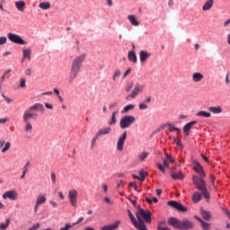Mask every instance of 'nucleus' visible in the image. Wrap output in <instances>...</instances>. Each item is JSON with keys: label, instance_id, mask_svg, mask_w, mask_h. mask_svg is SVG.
Returning <instances> with one entry per match:
<instances>
[{"label": "nucleus", "instance_id": "09e8293b", "mask_svg": "<svg viewBox=\"0 0 230 230\" xmlns=\"http://www.w3.org/2000/svg\"><path fill=\"white\" fill-rule=\"evenodd\" d=\"M138 108L140 111H146V109H148V105H146V103H145V102H141L138 105Z\"/></svg>", "mask_w": 230, "mask_h": 230}, {"label": "nucleus", "instance_id": "a18cd8bd", "mask_svg": "<svg viewBox=\"0 0 230 230\" xmlns=\"http://www.w3.org/2000/svg\"><path fill=\"white\" fill-rule=\"evenodd\" d=\"M149 155L148 152H143L138 155V159H140L141 161H145V159H146Z\"/></svg>", "mask_w": 230, "mask_h": 230}, {"label": "nucleus", "instance_id": "39448f33", "mask_svg": "<svg viewBox=\"0 0 230 230\" xmlns=\"http://www.w3.org/2000/svg\"><path fill=\"white\" fill-rule=\"evenodd\" d=\"M136 122V117L132 115H127L120 119L119 127L122 129L129 128V127Z\"/></svg>", "mask_w": 230, "mask_h": 230}, {"label": "nucleus", "instance_id": "de8ad7c7", "mask_svg": "<svg viewBox=\"0 0 230 230\" xmlns=\"http://www.w3.org/2000/svg\"><path fill=\"white\" fill-rule=\"evenodd\" d=\"M127 182H125L123 180H120L119 182L117 181V190H119V188H123Z\"/></svg>", "mask_w": 230, "mask_h": 230}, {"label": "nucleus", "instance_id": "cd10ccee", "mask_svg": "<svg viewBox=\"0 0 230 230\" xmlns=\"http://www.w3.org/2000/svg\"><path fill=\"white\" fill-rule=\"evenodd\" d=\"M209 112H212V114H222V107L216 106V107H208Z\"/></svg>", "mask_w": 230, "mask_h": 230}, {"label": "nucleus", "instance_id": "338daca9", "mask_svg": "<svg viewBox=\"0 0 230 230\" xmlns=\"http://www.w3.org/2000/svg\"><path fill=\"white\" fill-rule=\"evenodd\" d=\"M164 166L165 168H170V163L167 161L166 158L164 160Z\"/></svg>", "mask_w": 230, "mask_h": 230}, {"label": "nucleus", "instance_id": "3c124183", "mask_svg": "<svg viewBox=\"0 0 230 230\" xmlns=\"http://www.w3.org/2000/svg\"><path fill=\"white\" fill-rule=\"evenodd\" d=\"M174 143L177 145V146L182 148V142L179 139V137H174Z\"/></svg>", "mask_w": 230, "mask_h": 230}, {"label": "nucleus", "instance_id": "b1692460", "mask_svg": "<svg viewBox=\"0 0 230 230\" xmlns=\"http://www.w3.org/2000/svg\"><path fill=\"white\" fill-rule=\"evenodd\" d=\"M111 132H112V128H111L110 127H107V128L100 129L96 134L100 137V136H107Z\"/></svg>", "mask_w": 230, "mask_h": 230}, {"label": "nucleus", "instance_id": "c9c22d12", "mask_svg": "<svg viewBox=\"0 0 230 230\" xmlns=\"http://www.w3.org/2000/svg\"><path fill=\"white\" fill-rule=\"evenodd\" d=\"M116 114H118V112L116 111L112 112L111 118L109 120V125H116V122H117Z\"/></svg>", "mask_w": 230, "mask_h": 230}, {"label": "nucleus", "instance_id": "f257e3e1", "mask_svg": "<svg viewBox=\"0 0 230 230\" xmlns=\"http://www.w3.org/2000/svg\"><path fill=\"white\" fill-rule=\"evenodd\" d=\"M85 58H87V53L83 52L79 56H75L72 61L70 73L68 77L69 84H73L76 79V76L82 71V66H84V62H85Z\"/></svg>", "mask_w": 230, "mask_h": 230}, {"label": "nucleus", "instance_id": "bb28decb", "mask_svg": "<svg viewBox=\"0 0 230 230\" xmlns=\"http://www.w3.org/2000/svg\"><path fill=\"white\" fill-rule=\"evenodd\" d=\"M171 177L173 181H182L184 174L182 172H172L171 173Z\"/></svg>", "mask_w": 230, "mask_h": 230}, {"label": "nucleus", "instance_id": "393cba45", "mask_svg": "<svg viewBox=\"0 0 230 230\" xmlns=\"http://www.w3.org/2000/svg\"><path fill=\"white\" fill-rule=\"evenodd\" d=\"M150 53H148L147 51L141 50L139 53L140 62H146L147 58H150Z\"/></svg>", "mask_w": 230, "mask_h": 230}, {"label": "nucleus", "instance_id": "4468645a", "mask_svg": "<svg viewBox=\"0 0 230 230\" xmlns=\"http://www.w3.org/2000/svg\"><path fill=\"white\" fill-rule=\"evenodd\" d=\"M119 226H121V221L117 220L111 225H107L101 227V230H116V229H119Z\"/></svg>", "mask_w": 230, "mask_h": 230}, {"label": "nucleus", "instance_id": "6e6d98bb", "mask_svg": "<svg viewBox=\"0 0 230 230\" xmlns=\"http://www.w3.org/2000/svg\"><path fill=\"white\" fill-rule=\"evenodd\" d=\"M26 173H28V168L23 167L22 168V174L21 175V179H24V177H26Z\"/></svg>", "mask_w": 230, "mask_h": 230}, {"label": "nucleus", "instance_id": "680f3d73", "mask_svg": "<svg viewBox=\"0 0 230 230\" xmlns=\"http://www.w3.org/2000/svg\"><path fill=\"white\" fill-rule=\"evenodd\" d=\"M84 220V217H81L78 218V220L75 223H72V226H78V224H82V221Z\"/></svg>", "mask_w": 230, "mask_h": 230}, {"label": "nucleus", "instance_id": "dca6fc26", "mask_svg": "<svg viewBox=\"0 0 230 230\" xmlns=\"http://www.w3.org/2000/svg\"><path fill=\"white\" fill-rule=\"evenodd\" d=\"M195 219L198 220V222H199L200 226L203 230H209L211 228V224L206 223L204 220H202V218L195 216Z\"/></svg>", "mask_w": 230, "mask_h": 230}, {"label": "nucleus", "instance_id": "8fccbe9b", "mask_svg": "<svg viewBox=\"0 0 230 230\" xmlns=\"http://www.w3.org/2000/svg\"><path fill=\"white\" fill-rule=\"evenodd\" d=\"M157 168L162 172V173H166V169H164L165 167L162 164H157Z\"/></svg>", "mask_w": 230, "mask_h": 230}, {"label": "nucleus", "instance_id": "ddd939ff", "mask_svg": "<svg viewBox=\"0 0 230 230\" xmlns=\"http://www.w3.org/2000/svg\"><path fill=\"white\" fill-rule=\"evenodd\" d=\"M17 197L19 194L15 190H7L3 194V199H9V200H17Z\"/></svg>", "mask_w": 230, "mask_h": 230}, {"label": "nucleus", "instance_id": "f704fd0d", "mask_svg": "<svg viewBox=\"0 0 230 230\" xmlns=\"http://www.w3.org/2000/svg\"><path fill=\"white\" fill-rule=\"evenodd\" d=\"M169 132L176 131L178 134H181V128H176L175 126L172 124H167Z\"/></svg>", "mask_w": 230, "mask_h": 230}, {"label": "nucleus", "instance_id": "37998d69", "mask_svg": "<svg viewBox=\"0 0 230 230\" xmlns=\"http://www.w3.org/2000/svg\"><path fill=\"white\" fill-rule=\"evenodd\" d=\"M200 191H201V193H202V195H203V197H204L205 199H209L211 198V196L209 195V192L208 191V189H207V188L203 189V190H200Z\"/></svg>", "mask_w": 230, "mask_h": 230}, {"label": "nucleus", "instance_id": "c756f323", "mask_svg": "<svg viewBox=\"0 0 230 230\" xmlns=\"http://www.w3.org/2000/svg\"><path fill=\"white\" fill-rule=\"evenodd\" d=\"M157 230H172L166 226V221H160L157 226Z\"/></svg>", "mask_w": 230, "mask_h": 230}, {"label": "nucleus", "instance_id": "6ab92c4d", "mask_svg": "<svg viewBox=\"0 0 230 230\" xmlns=\"http://www.w3.org/2000/svg\"><path fill=\"white\" fill-rule=\"evenodd\" d=\"M29 109H31V111L32 112H33V111H38L40 112H44V104L35 103V104L31 105V107H29Z\"/></svg>", "mask_w": 230, "mask_h": 230}, {"label": "nucleus", "instance_id": "f8f14e48", "mask_svg": "<svg viewBox=\"0 0 230 230\" xmlns=\"http://www.w3.org/2000/svg\"><path fill=\"white\" fill-rule=\"evenodd\" d=\"M127 140V131L119 137L117 142V150L118 152H123V146H125V141Z\"/></svg>", "mask_w": 230, "mask_h": 230}, {"label": "nucleus", "instance_id": "774afa93", "mask_svg": "<svg viewBox=\"0 0 230 230\" xmlns=\"http://www.w3.org/2000/svg\"><path fill=\"white\" fill-rule=\"evenodd\" d=\"M46 109L53 110V104H49L48 102H45Z\"/></svg>", "mask_w": 230, "mask_h": 230}, {"label": "nucleus", "instance_id": "7ed1b4c3", "mask_svg": "<svg viewBox=\"0 0 230 230\" xmlns=\"http://www.w3.org/2000/svg\"><path fill=\"white\" fill-rule=\"evenodd\" d=\"M128 217L133 224V226L137 230H144L146 227V225H145V221L139 217L138 212H137V218L138 220H136V217H134V214L130 210H128Z\"/></svg>", "mask_w": 230, "mask_h": 230}, {"label": "nucleus", "instance_id": "20e7f679", "mask_svg": "<svg viewBox=\"0 0 230 230\" xmlns=\"http://www.w3.org/2000/svg\"><path fill=\"white\" fill-rule=\"evenodd\" d=\"M145 89V84H141L139 83L135 84V86L131 92L127 97V102H130V100H136L141 93H143V90Z\"/></svg>", "mask_w": 230, "mask_h": 230}, {"label": "nucleus", "instance_id": "2eb2a0df", "mask_svg": "<svg viewBox=\"0 0 230 230\" xmlns=\"http://www.w3.org/2000/svg\"><path fill=\"white\" fill-rule=\"evenodd\" d=\"M194 125H197L196 120H192L190 122H188L184 127H183V134L184 136L188 137L190 136V131L191 128H193Z\"/></svg>", "mask_w": 230, "mask_h": 230}, {"label": "nucleus", "instance_id": "864d4df0", "mask_svg": "<svg viewBox=\"0 0 230 230\" xmlns=\"http://www.w3.org/2000/svg\"><path fill=\"white\" fill-rule=\"evenodd\" d=\"M50 177H51L52 184H56L57 183V175L55 174V172H51Z\"/></svg>", "mask_w": 230, "mask_h": 230}, {"label": "nucleus", "instance_id": "5701e85b", "mask_svg": "<svg viewBox=\"0 0 230 230\" xmlns=\"http://www.w3.org/2000/svg\"><path fill=\"white\" fill-rule=\"evenodd\" d=\"M22 55H23V57H22V61L26 60V58H27V60H31V49H22Z\"/></svg>", "mask_w": 230, "mask_h": 230}, {"label": "nucleus", "instance_id": "473e14b6", "mask_svg": "<svg viewBox=\"0 0 230 230\" xmlns=\"http://www.w3.org/2000/svg\"><path fill=\"white\" fill-rule=\"evenodd\" d=\"M196 116H198L199 118H211V113L200 111L199 112L196 113Z\"/></svg>", "mask_w": 230, "mask_h": 230}, {"label": "nucleus", "instance_id": "c03bdc74", "mask_svg": "<svg viewBox=\"0 0 230 230\" xmlns=\"http://www.w3.org/2000/svg\"><path fill=\"white\" fill-rule=\"evenodd\" d=\"M73 227H75V225L71 223H66L65 224L64 227H61L59 230H69V229H73Z\"/></svg>", "mask_w": 230, "mask_h": 230}, {"label": "nucleus", "instance_id": "412c9836", "mask_svg": "<svg viewBox=\"0 0 230 230\" xmlns=\"http://www.w3.org/2000/svg\"><path fill=\"white\" fill-rule=\"evenodd\" d=\"M128 21H129L132 26H139V21H137V18L134 14H128Z\"/></svg>", "mask_w": 230, "mask_h": 230}, {"label": "nucleus", "instance_id": "603ef678", "mask_svg": "<svg viewBox=\"0 0 230 230\" xmlns=\"http://www.w3.org/2000/svg\"><path fill=\"white\" fill-rule=\"evenodd\" d=\"M178 203L179 202L173 201V200H170V201L167 202L168 206H171V208H176Z\"/></svg>", "mask_w": 230, "mask_h": 230}, {"label": "nucleus", "instance_id": "a878e982", "mask_svg": "<svg viewBox=\"0 0 230 230\" xmlns=\"http://www.w3.org/2000/svg\"><path fill=\"white\" fill-rule=\"evenodd\" d=\"M200 215L204 220H207V222L211 220V212L200 209Z\"/></svg>", "mask_w": 230, "mask_h": 230}, {"label": "nucleus", "instance_id": "79ce46f5", "mask_svg": "<svg viewBox=\"0 0 230 230\" xmlns=\"http://www.w3.org/2000/svg\"><path fill=\"white\" fill-rule=\"evenodd\" d=\"M98 137H100V136H98V134L96 133L95 136L93 137L92 142H91L92 150L94 148V146L96 145V141H98Z\"/></svg>", "mask_w": 230, "mask_h": 230}, {"label": "nucleus", "instance_id": "13d9d810", "mask_svg": "<svg viewBox=\"0 0 230 230\" xmlns=\"http://www.w3.org/2000/svg\"><path fill=\"white\" fill-rule=\"evenodd\" d=\"M20 87H22V88L26 87V80L24 78H22L20 80Z\"/></svg>", "mask_w": 230, "mask_h": 230}, {"label": "nucleus", "instance_id": "9b49d317", "mask_svg": "<svg viewBox=\"0 0 230 230\" xmlns=\"http://www.w3.org/2000/svg\"><path fill=\"white\" fill-rule=\"evenodd\" d=\"M192 164L194 171L199 173V177H206V172H204V168H202V165H200L199 161L193 160Z\"/></svg>", "mask_w": 230, "mask_h": 230}, {"label": "nucleus", "instance_id": "e433bc0d", "mask_svg": "<svg viewBox=\"0 0 230 230\" xmlns=\"http://www.w3.org/2000/svg\"><path fill=\"white\" fill-rule=\"evenodd\" d=\"M174 209H177L178 211H181V213H185V211H188V208H184V206H182L179 202H178V204H176V207L174 208Z\"/></svg>", "mask_w": 230, "mask_h": 230}, {"label": "nucleus", "instance_id": "4be33fe9", "mask_svg": "<svg viewBox=\"0 0 230 230\" xmlns=\"http://www.w3.org/2000/svg\"><path fill=\"white\" fill-rule=\"evenodd\" d=\"M15 7L19 12H24V9L26 8V2L25 1H16L14 3Z\"/></svg>", "mask_w": 230, "mask_h": 230}, {"label": "nucleus", "instance_id": "7c9ffc66", "mask_svg": "<svg viewBox=\"0 0 230 230\" xmlns=\"http://www.w3.org/2000/svg\"><path fill=\"white\" fill-rule=\"evenodd\" d=\"M39 7L41 10H49V8H51V4L49 2H41L40 3Z\"/></svg>", "mask_w": 230, "mask_h": 230}, {"label": "nucleus", "instance_id": "c85d7f7f", "mask_svg": "<svg viewBox=\"0 0 230 230\" xmlns=\"http://www.w3.org/2000/svg\"><path fill=\"white\" fill-rule=\"evenodd\" d=\"M199 200H202V194L194 192L192 195V202H194V204H199Z\"/></svg>", "mask_w": 230, "mask_h": 230}, {"label": "nucleus", "instance_id": "58836bf2", "mask_svg": "<svg viewBox=\"0 0 230 230\" xmlns=\"http://www.w3.org/2000/svg\"><path fill=\"white\" fill-rule=\"evenodd\" d=\"M146 175H148V173L146 172L140 171L139 172V176H138L139 177L138 181H145L146 179Z\"/></svg>", "mask_w": 230, "mask_h": 230}, {"label": "nucleus", "instance_id": "a19ab883", "mask_svg": "<svg viewBox=\"0 0 230 230\" xmlns=\"http://www.w3.org/2000/svg\"><path fill=\"white\" fill-rule=\"evenodd\" d=\"M8 226H10V219H6L4 223L0 224V229L5 230L8 228Z\"/></svg>", "mask_w": 230, "mask_h": 230}, {"label": "nucleus", "instance_id": "9d476101", "mask_svg": "<svg viewBox=\"0 0 230 230\" xmlns=\"http://www.w3.org/2000/svg\"><path fill=\"white\" fill-rule=\"evenodd\" d=\"M39 114L33 112L30 108H28L23 113V122H28L30 119H38Z\"/></svg>", "mask_w": 230, "mask_h": 230}, {"label": "nucleus", "instance_id": "4d7b16f0", "mask_svg": "<svg viewBox=\"0 0 230 230\" xmlns=\"http://www.w3.org/2000/svg\"><path fill=\"white\" fill-rule=\"evenodd\" d=\"M6 40H7L6 37L4 36L0 37V46H3V44H6Z\"/></svg>", "mask_w": 230, "mask_h": 230}, {"label": "nucleus", "instance_id": "aec40b11", "mask_svg": "<svg viewBox=\"0 0 230 230\" xmlns=\"http://www.w3.org/2000/svg\"><path fill=\"white\" fill-rule=\"evenodd\" d=\"M192 80L195 83L202 82V80H204V75H202L200 72H195L192 75Z\"/></svg>", "mask_w": 230, "mask_h": 230}, {"label": "nucleus", "instance_id": "e2e57ef3", "mask_svg": "<svg viewBox=\"0 0 230 230\" xmlns=\"http://www.w3.org/2000/svg\"><path fill=\"white\" fill-rule=\"evenodd\" d=\"M40 227V225L39 223L33 225L29 230H37Z\"/></svg>", "mask_w": 230, "mask_h": 230}, {"label": "nucleus", "instance_id": "0eeeda50", "mask_svg": "<svg viewBox=\"0 0 230 230\" xmlns=\"http://www.w3.org/2000/svg\"><path fill=\"white\" fill-rule=\"evenodd\" d=\"M7 39L13 44H19L20 46H24V44H26V41H24L19 34L9 32L7 34Z\"/></svg>", "mask_w": 230, "mask_h": 230}, {"label": "nucleus", "instance_id": "4c0bfd02", "mask_svg": "<svg viewBox=\"0 0 230 230\" xmlns=\"http://www.w3.org/2000/svg\"><path fill=\"white\" fill-rule=\"evenodd\" d=\"M23 123H25V132H31L33 130V125H31V122L27 121Z\"/></svg>", "mask_w": 230, "mask_h": 230}, {"label": "nucleus", "instance_id": "052dcab7", "mask_svg": "<svg viewBox=\"0 0 230 230\" xmlns=\"http://www.w3.org/2000/svg\"><path fill=\"white\" fill-rule=\"evenodd\" d=\"M165 159H167L168 163H175V160L169 155H165Z\"/></svg>", "mask_w": 230, "mask_h": 230}, {"label": "nucleus", "instance_id": "f03ea898", "mask_svg": "<svg viewBox=\"0 0 230 230\" xmlns=\"http://www.w3.org/2000/svg\"><path fill=\"white\" fill-rule=\"evenodd\" d=\"M168 226L173 227V229L180 230H191L195 227L193 221L184 218L182 221L179 220L177 217H170L167 222Z\"/></svg>", "mask_w": 230, "mask_h": 230}, {"label": "nucleus", "instance_id": "f3484780", "mask_svg": "<svg viewBox=\"0 0 230 230\" xmlns=\"http://www.w3.org/2000/svg\"><path fill=\"white\" fill-rule=\"evenodd\" d=\"M213 4H215V0H207L202 6L203 12H209L211 8H213Z\"/></svg>", "mask_w": 230, "mask_h": 230}, {"label": "nucleus", "instance_id": "2f4dec72", "mask_svg": "<svg viewBox=\"0 0 230 230\" xmlns=\"http://www.w3.org/2000/svg\"><path fill=\"white\" fill-rule=\"evenodd\" d=\"M46 195H39L36 199V203L42 205V204H46Z\"/></svg>", "mask_w": 230, "mask_h": 230}, {"label": "nucleus", "instance_id": "69168bd1", "mask_svg": "<svg viewBox=\"0 0 230 230\" xmlns=\"http://www.w3.org/2000/svg\"><path fill=\"white\" fill-rule=\"evenodd\" d=\"M132 89V84H128L125 87L126 93H130V90Z\"/></svg>", "mask_w": 230, "mask_h": 230}, {"label": "nucleus", "instance_id": "423d86ee", "mask_svg": "<svg viewBox=\"0 0 230 230\" xmlns=\"http://www.w3.org/2000/svg\"><path fill=\"white\" fill-rule=\"evenodd\" d=\"M67 199L71 204L72 208H76L78 206V190L76 189H72L68 191Z\"/></svg>", "mask_w": 230, "mask_h": 230}, {"label": "nucleus", "instance_id": "6e6552de", "mask_svg": "<svg viewBox=\"0 0 230 230\" xmlns=\"http://www.w3.org/2000/svg\"><path fill=\"white\" fill-rule=\"evenodd\" d=\"M192 181L195 188H197L199 191H202V190L206 189V181L202 179V177L194 175L192 176Z\"/></svg>", "mask_w": 230, "mask_h": 230}, {"label": "nucleus", "instance_id": "5fc2aeb1", "mask_svg": "<svg viewBox=\"0 0 230 230\" xmlns=\"http://www.w3.org/2000/svg\"><path fill=\"white\" fill-rule=\"evenodd\" d=\"M2 97L4 98V100H5V102L7 103H12L13 102V100L10 99V97H7L6 95H4V93H2Z\"/></svg>", "mask_w": 230, "mask_h": 230}, {"label": "nucleus", "instance_id": "1a4fd4ad", "mask_svg": "<svg viewBox=\"0 0 230 230\" xmlns=\"http://www.w3.org/2000/svg\"><path fill=\"white\" fill-rule=\"evenodd\" d=\"M138 217L143 218L146 224H152V212L150 210H145L143 208L138 209Z\"/></svg>", "mask_w": 230, "mask_h": 230}, {"label": "nucleus", "instance_id": "72a5a7b5", "mask_svg": "<svg viewBox=\"0 0 230 230\" xmlns=\"http://www.w3.org/2000/svg\"><path fill=\"white\" fill-rule=\"evenodd\" d=\"M135 108H136V105L134 104L126 105L122 110V113L127 114V112H128L129 111H134Z\"/></svg>", "mask_w": 230, "mask_h": 230}, {"label": "nucleus", "instance_id": "bf43d9fd", "mask_svg": "<svg viewBox=\"0 0 230 230\" xmlns=\"http://www.w3.org/2000/svg\"><path fill=\"white\" fill-rule=\"evenodd\" d=\"M130 71H132V68H131V67H128V68L125 71V73H124V75H123V78H127V76H128V75H130Z\"/></svg>", "mask_w": 230, "mask_h": 230}, {"label": "nucleus", "instance_id": "49530a36", "mask_svg": "<svg viewBox=\"0 0 230 230\" xmlns=\"http://www.w3.org/2000/svg\"><path fill=\"white\" fill-rule=\"evenodd\" d=\"M121 75V71H119V69H117L112 76V79L114 80V82H116L117 78H119V75Z\"/></svg>", "mask_w": 230, "mask_h": 230}, {"label": "nucleus", "instance_id": "ea45409f", "mask_svg": "<svg viewBox=\"0 0 230 230\" xmlns=\"http://www.w3.org/2000/svg\"><path fill=\"white\" fill-rule=\"evenodd\" d=\"M4 145V146L2 148V154H6V152H8V150H10V146H12V143L6 142Z\"/></svg>", "mask_w": 230, "mask_h": 230}, {"label": "nucleus", "instance_id": "0e129e2a", "mask_svg": "<svg viewBox=\"0 0 230 230\" xmlns=\"http://www.w3.org/2000/svg\"><path fill=\"white\" fill-rule=\"evenodd\" d=\"M10 73H12V69H7V70L4 73V75L6 78H10Z\"/></svg>", "mask_w": 230, "mask_h": 230}, {"label": "nucleus", "instance_id": "a211bd4d", "mask_svg": "<svg viewBox=\"0 0 230 230\" xmlns=\"http://www.w3.org/2000/svg\"><path fill=\"white\" fill-rule=\"evenodd\" d=\"M128 58L129 62H133V64L137 63V56L136 55V51H134V50L128 51Z\"/></svg>", "mask_w": 230, "mask_h": 230}]
</instances>
